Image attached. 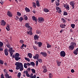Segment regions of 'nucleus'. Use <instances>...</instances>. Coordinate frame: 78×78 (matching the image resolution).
Listing matches in <instances>:
<instances>
[{
    "label": "nucleus",
    "mask_w": 78,
    "mask_h": 78,
    "mask_svg": "<svg viewBox=\"0 0 78 78\" xmlns=\"http://www.w3.org/2000/svg\"><path fill=\"white\" fill-rule=\"evenodd\" d=\"M33 6H34V8H36V3L34 2H33Z\"/></svg>",
    "instance_id": "obj_45"
},
{
    "label": "nucleus",
    "mask_w": 78,
    "mask_h": 78,
    "mask_svg": "<svg viewBox=\"0 0 78 78\" xmlns=\"http://www.w3.org/2000/svg\"><path fill=\"white\" fill-rule=\"evenodd\" d=\"M34 40H38V39H39V37L37 36V35L35 34V36H34Z\"/></svg>",
    "instance_id": "obj_13"
},
{
    "label": "nucleus",
    "mask_w": 78,
    "mask_h": 78,
    "mask_svg": "<svg viewBox=\"0 0 78 78\" xmlns=\"http://www.w3.org/2000/svg\"><path fill=\"white\" fill-rule=\"evenodd\" d=\"M32 18L33 20H34L36 22H37V18L35 17L34 16H32Z\"/></svg>",
    "instance_id": "obj_16"
},
{
    "label": "nucleus",
    "mask_w": 78,
    "mask_h": 78,
    "mask_svg": "<svg viewBox=\"0 0 78 78\" xmlns=\"http://www.w3.org/2000/svg\"><path fill=\"white\" fill-rule=\"evenodd\" d=\"M47 48H51V45L47 43Z\"/></svg>",
    "instance_id": "obj_32"
},
{
    "label": "nucleus",
    "mask_w": 78,
    "mask_h": 78,
    "mask_svg": "<svg viewBox=\"0 0 78 78\" xmlns=\"http://www.w3.org/2000/svg\"><path fill=\"white\" fill-rule=\"evenodd\" d=\"M28 55L29 57L30 58H32V54H31V53H28Z\"/></svg>",
    "instance_id": "obj_36"
},
{
    "label": "nucleus",
    "mask_w": 78,
    "mask_h": 78,
    "mask_svg": "<svg viewBox=\"0 0 78 78\" xmlns=\"http://www.w3.org/2000/svg\"><path fill=\"white\" fill-rule=\"evenodd\" d=\"M36 78V75L35 74L34 75V76H33L31 78Z\"/></svg>",
    "instance_id": "obj_55"
},
{
    "label": "nucleus",
    "mask_w": 78,
    "mask_h": 78,
    "mask_svg": "<svg viewBox=\"0 0 78 78\" xmlns=\"http://www.w3.org/2000/svg\"><path fill=\"white\" fill-rule=\"evenodd\" d=\"M6 23V22H5L4 20H2L1 22V25L2 26H5Z\"/></svg>",
    "instance_id": "obj_7"
},
{
    "label": "nucleus",
    "mask_w": 78,
    "mask_h": 78,
    "mask_svg": "<svg viewBox=\"0 0 78 78\" xmlns=\"http://www.w3.org/2000/svg\"><path fill=\"white\" fill-rule=\"evenodd\" d=\"M19 55H20V54H19V53H16L15 55V58H16V57H19Z\"/></svg>",
    "instance_id": "obj_33"
},
{
    "label": "nucleus",
    "mask_w": 78,
    "mask_h": 78,
    "mask_svg": "<svg viewBox=\"0 0 78 78\" xmlns=\"http://www.w3.org/2000/svg\"><path fill=\"white\" fill-rule=\"evenodd\" d=\"M33 48L34 49V50H37V47H36V46H33Z\"/></svg>",
    "instance_id": "obj_52"
},
{
    "label": "nucleus",
    "mask_w": 78,
    "mask_h": 78,
    "mask_svg": "<svg viewBox=\"0 0 78 78\" xmlns=\"http://www.w3.org/2000/svg\"><path fill=\"white\" fill-rule=\"evenodd\" d=\"M39 1L37 0L36 1V4L37 6H38V7H39L40 6V5H39Z\"/></svg>",
    "instance_id": "obj_28"
},
{
    "label": "nucleus",
    "mask_w": 78,
    "mask_h": 78,
    "mask_svg": "<svg viewBox=\"0 0 78 78\" xmlns=\"http://www.w3.org/2000/svg\"><path fill=\"white\" fill-rule=\"evenodd\" d=\"M25 26L26 27V28H28L29 27V26H30V23H27L25 24Z\"/></svg>",
    "instance_id": "obj_37"
},
{
    "label": "nucleus",
    "mask_w": 78,
    "mask_h": 78,
    "mask_svg": "<svg viewBox=\"0 0 78 78\" xmlns=\"http://www.w3.org/2000/svg\"><path fill=\"white\" fill-rule=\"evenodd\" d=\"M20 44H23L24 42V41H23V40H20Z\"/></svg>",
    "instance_id": "obj_49"
},
{
    "label": "nucleus",
    "mask_w": 78,
    "mask_h": 78,
    "mask_svg": "<svg viewBox=\"0 0 78 78\" xmlns=\"http://www.w3.org/2000/svg\"><path fill=\"white\" fill-rule=\"evenodd\" d=\"M40 54L42 55L43 56H44V57H47V54L45 52H41Z\"/></svg>",
    "instance_id": "obj_14"
},
{
    "label": "nucleus",
    "mask_w": 78,
    "mask_h": 78,
    "mask_svg": "<svg viewBox=\"0 0 78 78\" xmlns=\"http://www.w3.org/2000/svg\"><path fill=\"white\" fill-rule=\"evenodd\" d=\"M3 51V48L0 47V51Z\"/></svg>",
    "instance_id": "obj_59"
},
{
    "label": "nucleus",
    "mask_w": 78,
    "mask_h": 78,
    "mask_svg": "<svg viewBox=\"0 0 78 78\" xmlns=\"http://www.w3.org/2000/svg\"><path fill=\"white\" fill-rule=\"evenodd\" d=\"M66 52L64 51H61L60 55L61 57H63V58L65 57L66 56Z\"/></svg>",
    "instance_id": "obj_4"
},
{
    "label": "nucleus",
    "mask_w": 78,
    "mask_h": 78,
    "mask_svg": "<svg viewBox=\"0 0 78 78\" xmlns=\"http://www.w3.org/2000/svg\"><path fill=\"white\" fill-rule=\"evenodd\" d=\"M17 15L18 16H21V13H20V12H17Z\"/></svg>",
    "instance_id": "obj_48"
},
{
    "label": "nucleus",
    "mask_w": 78,
    "mask_h": 78,
    "mask_svg": "<svg viewBox=\"0 0 78 78\" xmlns=\"http://www.w3.org/2000/svg\"><path fill=\"white\" fill-rule=\"evenodd\" d=\"M63 15L64 16H67V15H68V13L67 12H64Z\"/></svg>",
    "instance_id": "obj_51"
},
{
    "label": "nucleus",
    "mask_w": 78,
    "mask_h": 78,
    "mask_svg": "<svg viewBox=\"0 0 78 78\" xmlns=\"http://www.w3.org/2000/svg\"><path fill=\"white\" fill-rule=\"evenodd\" d=\"M56 62L58 66H60L61 64V62H59V60H57Z\"/></svg>",
    "instance_id": "obj_20"
},
{
    "label": "nucleus",
    "mask_w": 78,
    "mask_h": 78,
    "mask_svg": "<svg viewBox=\"0 0 78 78\" xmlns=\"http://www.w3.org/2000/svg\"><path fill=\"white\" fill-rule=\"evenodd\" d=\"M71 72L72 73H74V72H75V71L74 70V69H71Z\"/></svg>",
    "instance_id": "obj_60"
},
{
    "label": "nucleus",
    "mask_w": 78,
    "mask_h": 78,
    "mask_svg": "<svg viewBox=\"0 0 78 78\" xmlns=\"http://www.w3.org/2000/svg\"><path fill=\"white\" fill-rule=\"evenodd\" d=\"M74 46H72L71 45H70L69 47V50H73V49H74Z\"/></svg>",
    "instance_id": "obj_15"
},
{
    "label": "nucleus",
    "mask_w": 78,
    "mask_h": 78,
    "mask_svg": "<svg viewBox=\"0 0 78 78\" xmlns=\"http://www.w3.org/2000/svg\"><path fill=\"white\" fill-rule=\"evenodd\" d=\"M19 69L20 71H22V70H23V66H22V67L20 68Z\"/></svg>",
    "instance_id": "obj_46"
},
{
    "label": "nucleus",
    "mask_w": 78,
    "mask_h": 78,
    "mask_svg": "<svg viewBox=\"0 0 78 78\" xmlns=\"http://www.w3.org/2000/svg\"><path fill=\"white\" fill-rule=\"evenodd\" d=\"M7 15L10 17H12V14L11 12L9 11H8L7 12Z\"/></svg>",
    "instance_id": "obj_9"
},
{
    "label": "nucleus",
    "mask_w": 78,
    "mask_h": 78,
    "mask_svg": "<svg viewBox=\"0 0 78 78\" xmlns=\"http://www.w3.org/2000/svg\"><path fill=\"white\" fill-rule=\"evenodd\" d=\"M66 25L65 24H61L60 25V27H61L62 28H64L66 27Z\"/></svg>",
    "instance_id": "obj_21"
},
{
    "label": "nucleus",
    "mask_w": 78,
    "mask_h": 78,
    "mask_svg": "<svg viewBox=\"0 0 78 78\" xmlns=\"http://www.w3.org/2000/svg\"><path fill=\"white\" fill-rule=\"evenodd\" d=\"M60 5V3H59V2L58 1H56L55 2V5L58 6L59 5Z\"/></svg>",
    "instance_id": "obj_34"
},
{
    "label": "nucleus",
    "mask_w": 78,
    "mask_h": 78,
    "mask_svg": "<svg viewBox=\"0 0 78 78\" xmlns=\"http://www.w3.org/2000/svg\"><path fill=\"white\" fill-rule=\"evenodd\" d=\"M38 61H36V66H38Z\"/></svg>",
    "instance_id": "obj_58"
},
{
    "label": "nucleus",
    "mask_w": 78,
    "mask_h": 78,
    "mask_svg": "<svg viewBox=\"0 0 78 78\" xmlns=\"http://www.w3.org/2000/svg\"><path fill=\"white\" fill-rule=\"evenodd\" d=\"M30 66H32L33 67H34L35 63L34 62H31L30 63H24V67L25 69H27V66L28 67Z\"/></svg>",
    "instance_id": "obj_1"
},
{
    "label": "nucleus",
    "mask_w": 78,
    "mask_h": 78,
    "mask_svg": "<svg viewBox=\"0 0 78 78\" xmlns=\"http://www.w3.org/2000/svg\"><path fill=\"white\" fill-rule=\"evenodd\" d=\"M27 28H29V30H31V29H32V27H31L29 26V27Z\"/></svg>",
    "instance_id": "obj_61"
},
{
    "label": "nucleus",
    "mask_w": 78,
    "mask_h": 78,
    "mask_svg": "<svg viewBox=\"0 0 78 78\" xmlns=\"http://www.w3.org/2000/svg\"><path fill=\"white\" fill-rule=\"evenodd\" d=\"M9 51L10 52V54L11 57H12V55H13V51H12V48H10L9 50Z\"/></svg>",
    "instance_id": "obj_6"
},
{
    "label": "nucleus",
    "mask_w": 78,
    "mask_h": 78,
    "mask_svg": "<svg viewBox=\"0 0 78 78\" xmlns=\"http://www.w3.org/2000/svg\"><path fill=\"white\" fill-rule=\"evenodd\" d=\"M6 29L7 30V31H9L10 30V28H9V25L8 24L7 26L6 27Z\"/></svg>",
    "instance_id": "obj_25"
},
{
    "label": "nucleus",
    "mask_w": 78,
    "mask_h": 78,
    "mask_svg": "<svg viewBox=\"0 0 78 78\" xmlns=\"http://www.w3.org/2000/svg\"><path fill=\"white\" fill-rule=\"evenodd\" d=\"M4 76H5L6 78H12L11 76H9V74H7V75H5Z\"/></svg>",
    "instance_id": "obj_29"
},
{
    "label": "nucleus",
    "mask_w": 78,
    "mask_h": 78,
    "mask_svg": "<svg viewBox=\"0 0 78 78\" xmlns=\"http://www.w3.org/2000/svg\"><path fill=\"white\" fill-rule=\"evenodd\" d=\"M26 75L27 77H30V75L28 74V72L27 71H26Z\"/></svg>",
    "instance_id": "obj_30"
},
{
    "label": "nucleus",
    "mask_w": 78,
    "mask_h": 78,
    "mask_svg": "<svg viewBox=\"0 0 78 78\" xmlns=\"http://www.w3.org/2000/svg\"><path fill=\"white\" fill-rule=\"evenodd\" d=\"M71 26L72 28H75V25L74 24H72L71 25Z\"/></svg>",
    "instance_id": "obj_43"
},
{
    "label": "nucleus",
    "mask_w": 78,
    "mask_h": 78,
    "mask_svg": "<svg viewBox=\"0 0 78 78\" xmlns=\"http://www.w3.org/2000/svg\"><path fill=\"white\" fill-rule=\"evenodd\" d=\"M8 51V49L7 48H6L4 50V53L5 56H8L9 53Z\"/></svg>",
    "instance_id": "obj_10"
},
{
    "label": "nucleus",
    "mask_w": 78,
    "mask_h": 78,
    "mask_svg": "<svg viewBox=\"0 0 78 78\" xmlns=\"http://www.w3.org/2000/svg\"><path fill=\"white\" fill-rule=\"evenodd\" d=\"M39 47H41L42 45V43L41 42H39L38 44Z\"/></svg>",
    "instance_id": "obj_24"
},
{
    "label": "nucleus",
    "mask_w": 78,
    "mask_h": 78,
    "mask_svg": "<svg viewBox=\"0 0 78 78\" xmlns=\"http://www.w3.org/2000/svg\"><path fill=\"white\" fill-rule=\"evenodd\" d=\"M70 5L72 6V9H75V2H74L71 1L70 2Z\"/></svg>",
    "instance_id": "obj_5"
},
{
    "label": "nucleus",
    "mask_w": 78,
    "mask_h": 78,
    "mask_svg": "<svg viewBox=\"0 0 78 78\" xmlns=\"http://www.w3.org/2000/svg\"><path fill=\"white\" fill-rule=\"evenodd\" d=\"M9 72H11V73L13 72V70L12 69H9Z\"/></svg>",
    "instance_id": "obj_63"
},
{
    "label": "nucleus",
    "mask_w": 78,
    "mask_h": 78,
    "mask_svg": "<svg viewBox=\"0 0 78 78\" xmlns=\"http://www.w3.org/2000/svg\"><path fill=\"white\" fill-rule=\"evenodd\" d=\"M3 72H4V76H5V75H8V71L6 69H4L3 70Z\"/></svg>",
    "instance_id": "obj_18"
},
{
    "label": "nucleus",
    "mask_w": 78,
    "mask_h": 78,
    "mask_svg": "<svg viewBox=\"0 0 78 78\" xmlns=\"http://www.w3.org/2000/svg\"><path fill=\"white\" fill-rule=\"evenodd\" d=\"M39 55L38 54H37L35 55V56H34L33 57L34 59H37H37H39Z\"/></svg>",
    "instance_id": "obj_12"
},
{
    "label": "nucleus",
    "mask_w": 78,
    "mask_h": 78,
    "mask_svg": "<svg viewBox=\"0 0 78 78\" xmlns=\"http://www.w3.org/2000/svg\"><path fill=\"white\" fill-rule=\"evenodd\" d=\"M59 8H60L59 7H56V10L57 11H58L59 10Z\"/></svg>",
    "instance_id": "obj_57"
},
{
    "label": "nucleus",
    "mask_w": 78,
    "mask_h": 78,
    "mask_svg": "<svg viewBox=\"0 0 78 78\" xmlns=\"http://www.w3.org/2000/svg\"><path fill=\"white\" fill-rule=\"evenodd\" d=\"M73 53H74V55H77L78 54V48H77L76 50H74L73 52Z\"/></svg>",
    "instance_id": "obj_11"
},
{
    "label": "nucleus",
    "mask_w": 78,
    "mask_h": 78,
    "mask_svg": "<svg viewBox=\"0 0 78 78\" xmlns=\"http://www.w3.org/2000/svg\"><path fill=\"white\" fill-rule=\"evenodd\" d=\"M3 45V43L2 42L0 41V47H2Z\"/></svg>",
    "instance_id": "obj_42"
},
{
    "label": "nucleus",
    "mask_w": 78,
    "mask_h": 78,
    "mask_svg": "<svg viewBox=\"0 0 78 78\" xmlns=\"http://www.w3.org/2000/svg\"><path fill=\"white\" fill-rule=\"evenodd\" d=\"M38 21L39 23H42L44 21V19L42 17H39L38 19Z\"/></svg>",
    "instance_id": "obj_3"
},
{
    "label": "nucleus",
    "mask_w": 78,
    "mask_h": 78,
    "mask_svg": "<svg viewBox=\"0 0 78 78\" xmlns=\"http://www.w3.org/2000/svg\"><path fill=\"white\" fill-rule=\"evenodd\" d=\"M37 60L39 62H40L41 63L42 62V60L41 59L38 58L37 59Z\"/></svg>",
    "instance_id": "obj_39"
},
{
    "label": "nucleus",
    "mask_w": 78,
    "mask_h": 78,
    "mask_svg": "<svg viewBox=\"0 0 78 78\" xmlns=\"http://www.w3.org/2000/svg\"><path fill=\"white\" fill-rule=\"evenodd\" d=\"M63 5L65 8L66 9V10H70V7H69V4L67 5L66 4H64Z\"/></svg>",
    "instance_id": "obj_8"
},
{
    "label": "nucleus",
    "mask_w": 78,
    "mask_h": 78,
    "mask_svg": "<svg viewBox=\"0 0 78 78\" xmlns=\"http://www.w3.org/2000/svg\"><path fill=\"white\" fill-rule=\"evenodd\" d=\"M61 20L63 23H66V22H67V21H66V20H65V19H64L63 18H62L61 19Z\"/></svg>",
    "instance_id": "obj_31"
},
{
    "label": "nucleus",
    "mask_w": 78,
    "mask_h": 78,
    "mask_svg": "<svg viewBox=\"0 0 78 78\" xmlns=\"http://www.w3.org/2000/svg\"><path fill=\"white\" fill-rule=\"evenodd\" d=\"M15 60L16 61H19V59H21V58H20V57H15Z\"/></svg>",
    "instance_id": "obj_35"
},
{
    "label": "nucleus",
    "mask_w": 78,
    "mask_h": 78,
    "mask_svg": "<svg viewBox=\"0 0 78 78\" xmlns=\"http://www.w3.org/2000/svg\"><path fill=\"white\" fill-rule=\"evenodd\" d=\"M44 12H49V10L47 8H44L43 9Z\"/></svg>",
    "instance_id": "obj_22"
},
{
    "label": "nucleus",
    "mask_w": 78,
    "mask_h": 78,
    "mask_svg": "<svg viewBox=\"0 0 78 78\" xmlns=\"http://www.w3.org/2000/svg\"><path fill=\"white\" fill-rule=\"evenodd\" d=\"M71 46H73V47H75V46H76V43L73 42L71 43Z\"/></svg>",
    "instance_id": "obj_27"
},
{
    "label": "nucleus",
    "mask_w": 78,
    "mask_h": 78,
    "mask_svg": "<svg viewBox=\"0 0 78 78\" xmlns=\"http://www.w3.org/2000/svg\"><path fill=\"white\" fill-rule=\"evenodd\" d=\"M35 44H38V42L37 41H35Z\"/></svg>",
    "instance_id": "obj_64"
},
{
    "label": "nucleus",
    "mask_w": 78,
    "mask_h": 78,
    "mask_svg": "<svg viewBox=\"0 0 78 78\" xmlns=\"http://www.w3.org/2000/svg\"><path fill=\"white\" fill-rule=\"evenodd\" d=\"M24 19L25 20L27 21L28 20V17L26 15H24L23 16Z\"/></svg>",
    "instance_id": "obj_26"
},
{
    "label": "nucleus",
    "mask_w": 78,
    "mask_h": 78,
    "mask_svg": "<svg viewBox=\"0 0 78 78\" xmlns=\"http://www.w3.org/2000/svg\"><path fill=\"white\" fill-rule=\"evenodd\" d=\"M17 76L18 78H20V76H21V73L19 72L18 73Z\"/></svg>",
    "instance_id": "obj_47"
},
{
    "label": "nucleus",
    "mask_w": 78,
    "mask_h": 78,
    "mask_svg": "<svg viewBox=\"0 0 78 78\" xmlns=\"http://www.w3.org/2000/svg\"><path fill=\"white\" fill-rule=\"evenodd\" d=\"M6 46H7L8 48H10V47H11V45H10V44L9 43H8L7 44H6Z\"/></svg>",
    "instance_id": "obj_41"
},
{
    "label": "nucleus",
    "mask_w": 78,
    "mask_h": 78,
    "mask_svg": "<svg viewBox=\"0 0 78 78\" xmlns=\"http://www.w3.org/2000/svg\"><path fill=\"white\" fill-rule=\"evenodd\" d=\"M31 71V68H28L27 69V71L28 72H30V71Z\"/></svg>",
    "instance_id": "obj_53"
},
{
    "label": "nucleus",
    "mask_w": 78,
    "mask_h": 78,
    "mask_svg": "<svg viewBox=\"0 0 78 78\" xmlns=\"http://www.w3.org/2000/svg\"><path fill=\"white\" fill-rule=\"evenodd\" d=\"M19 20L20 22H22L23 20V17H21L20 18H19Z\"/></svg>",
    "instance_id": "obj_38"
},
{
    "label": "nucleus",
    "mask_w": 78,
    "mask_h": 78,
    "mask_svg": "<svg viewBox=\"0 0 78 78\" xmlns=\"http://www.w3.org/2000/svg\"><path fill=\"white\" fill-rule=\"evenodd\" d=\"M15 66H16V70H19L20 68H21L22 67H23V64L22 63H20L19 62H16L15 64Z\"/></svg>",
    "instance_id": "obj_2"
},
{
    "label": "nucleus",
    "mask_w": 78,
    "mask_h": 78,
    "mask_svg": "<svg viewBox=\"0 0 78 78\" xmlns=\"http://www.w3.org/2000/svg\"><path fill=\"white\" fill-rule=\"evenodd\" d=\"M31 70L32 72V73H34V74L35 73H36V71H35V69H31Z\"/></svg>",
    "instance_id": "obj_40"
},
{
    "label": "nucleus",
    "mask_w": 78,
    "mask_h": 78,
    "mask_svg": "<svg viewBox=\"0 0 78 78\" xmlns=\"http://www.w3.org/2000/svg\"><path fill=\"white\" fill-rule=\"evenodd\" d=\"M37 34H41V32L40 30H38L37 32Z\"/></svg>",
    "instance_id": "obj_56"
},
{
    "label": "nucleus",
    "mask_w": 78,
    "mask_h": 78,
    "mask_svg": "<svg viewBox=\"0 0 78 78\" xmlns=\"http://www.w3.org/2000/svg\"><path fill=\"white\" fill-rule=\"evenodd\" d=\"M25 44H23L21 46V47H20L21 49H23V47H24Z\"/></svg>",
    "instance_id": "obj_54"
},
{
    "label": "nucleus",
    "mask_w": 78,
    "mask_h": 78,
    "mask_svg": "<svg viewBox=\"0 0 78 78\" xmlns=\"http://www.w3.org/2000/svg\"><path fill=\"white\" fill-rule=\"evenodd\" d=\"M25 11L27 12H30V9L27 7L25 8Z\"/></svg>",
    "instance_id": "obj_17"
},
{
    "label": "nucleus",
    "mask_w": 78,
    "mask_h": 78,
    "mask_svg": "<svg viewBox=\"0 0 78 78\" xmlns=\"http://www.w3.org/2000/svg\"><path fill=\"white\" fill-rule=\"evenodd\" d=\"M32 12H33L34 14H36V11H35V10L34 9L33 11Z\"/></svg>",
    "instance_id": "obj_62"
},
{
    "label": "nucleus",
    "mask_w": 78,
    "mask_h": 78,
    "mask_svg": "<svg viewBox=\"0 0 78 78\" xmlns=\"http://www.w3.org/2000/svg\"><path fill=\"white\" fill-rule=\"evenodd\" d=\"M27 34H29V35H33V33H32V31L30 30L29 31H28L27 32Z\"/></svg>",
    "instance_id": "obj_23"
},
{
    "label": "nucleus",
    "mask_w": 78,
    "mask_h": 78,
    "mask_svg": "<svg viewBox=\"0 0 78 78\" xmlns=\"http://www.w3.org/2000/svg\"><path fill=\"white\" fill-rule=\"evenodd\" d=\"M44 70L43 71V72L44 73H46L47 72V68H46L45 67H43Z\"/></svg>",
    "instance_id": "obj_19"
},
{
    "label": "nucleus",
    "mask_w": 78,
    "mask_h": 78,
    "mask_svg": "<svg viewBox=\"0 0 78 78\" xmlns=\"http://www.w3.org/2000/svg\"><path fill=\"white\" fill-rule=\"evenodd\" d=\"M53 77V75L51 74V73H50L49 74V78H52Z\"/></svg>",
    "instance_id": "obj_50"
},
{
    "label": "nucleus",
    "mask_w": 78,
    "mask_h": 78,
    "mask_svg": "<svg viewBox=\"0 0 78 78\" xmlns=\"http://www.w3.org/2000/svg\"><path fill=\"white\" fill-rule=\"evenodd\" d=\"M4 63V62L2 60H0V64H1L3 65Z\"/></svg>",
    "instance_id": "obj_44"
}]
</instances>
